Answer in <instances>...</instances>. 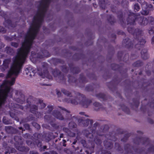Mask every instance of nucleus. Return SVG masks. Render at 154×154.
<instances>
[{
	"label": "nucleus",
	"instance_id": "nucleus-48",
	"mask_svg": "<svg viewBox=\"0 0 154 154\" xmlns=\"http://www.w3.org/2000/svg\"><path fill=\"white\" fill-rule=\"evenodd\" d=\"M3 76H4V75L3 74H2V73L0 74V77H3Z\"/></svg>",
	"mask_w": 154,
	"mask_h": 154
},
{
	"label": "nucleus",
	"instance_id": "nucleus-32",
	"mask_svg": "<svg viewBox=\"0 0 154 154\" xmlns=\"http://www.w3.org/2000/svg\"><path fill=\"white\" fill-rule=\"evenodd\" d=\"M32 72H30V74L29 75L31 77L33 76H34L35 75V71H32Z\"/></svg>",
	"mask_w": 154,
	"mask_h": 154
},
{
	"label": "nucleus",
	"instance_id": "nucleus-49",
	"mask_svg": "<svg viewBox=\"0 0 154 154\" xmlns=\"http://www.w3.org/2000/svg\"><path fill=\"white\" fill-rule=\"evenodd\" d=\"M154 41V36L152 38V43Z\"/></svg>",
	"mask_w": 154,
	"mask_h": 154
},
{
	"label": "nucleus",
	"instance_id": "nucleus-43",
	"mask_svg": "<svg viewBox=\"0 0 154 154\" xmlns=\"http://www.w3.org/2000/svg\"><path fill=\"white\" fill-rule=\"evenodd\" d=\"M4 57L5 55H4L0 53V58H2Z\"/></svg>",
	"mask_w": 154,
	"mask_h": 154
},
{
	"label": "nucleus",
	"instance_id": "nucleus-64",
	"mask_svg": "<svg viewBox=\"0 0 154 154\" xmlns=\"http://www.w3.org/2000/svg\"><path fill=\"white\" fill-rule=\"evenodd\" d=\"M112 21V22H113V21Z\"/></svg>",
	"mask_w": 154,
	"mask_h": 154
},
{
	"label": "nucleus",
	"instance_id": "nucleus-30",
	"mask_svg": "<svg viewBox=\"0 0 154 154\" xmlns=\"http://www.w3.org/2000/svg\"><path fill=\"white\" fill-rule=\"evenodd\" d=\"M16 148L20 151H23L24 150V148L22 146H17L16 147Z\"/></svg>",
	"mask_w": 154,
	"mask_h": 154
},
{
	"label": "nucleus",
	"instance_id": "nucleus-27",
	"mask_svg": "<svg viewBox=\"0 0 154 154\" xmlns=\"http://www.w3.org/2000/svg\"><path fill=\"white\" fill-rule=\"evenodd\" d=\"M97 97L98 98H100L104 99L105 95L103 94H99L97 95Z\"/></svg>",
	"mask_w": 154,
	"mask_h": 154
},
{
	"label": "nucleus",
	"instance_id": "nucleus-57",
	"mask_svg": "<svg viewBox=\"0 0 154 154\" xmlns=\"http://www.w3.org/2000/svg\"><path fill=\"white\" fill-rule=\"evenodd\" d=\"M50 154L48 152H45L44 154Z\"/></svg>",
	"mask_w": 154,
	"mask_h": 154
},
{
	"label": "nucleus",
	"instance_id": "nucleus-52",
	"mask_svg": "<svg viewBox=\"0 0 154 154\" xmlns=\"http://www.w3.org/2000/svg\"><path fill=\"white\" fill-rule=\"evenodd\" d=\"M126 39H125L124 40H123L124 42L125 43H126V42H125V41H126Z\"/></svg>",
	"mask_w": 154,
	"mask_h": 154
},
{
	"label": "nucleus",
	"instance_id": "nucleus-50",
	"mask_svg": "<svg viewBox=\"0 0 154 154\" xmlns=\"http://www.w3.org/2000/svg\"><path fill=\"white\" fill-rule=\"evenodd\" d=\"M73 79V77H71L69 79V82H70V80L72 79Z\"/></svg>",
	"mask_w": 154,
	"mask_h": 154
},
{
	"label": "nucleus",
	"instance_id": "nucleus-38",
	"mask_svg": "<svg viewBox=\"0 0 154 154\" xmlns=\"http://www.w3.org/2000/svg\"><path fill=\"white\" fill-rule=\"evenodd\" d=\"M30 154H38V153L36 152L31 151L30 152Z\"/></svg>",
	"mask_w": 154,
	"mask_h": 154
},
{
	"label": "nucleus",
	"instance_id": "nucleus-22",
	"mask_svg": "<svg viewBox=\"0 0 154 154\" xmlns=\"http://www.w3.org/2000/svg\"><path fill=\"white\" fill-rule=\"evenodd\" d=\"M142 63H141L139 61H137L135 62L133 64V65L135 67H138L141 66Z\"/></svg>",
	"mask_w": 154,
	"mask_h": 154
},
{
	"label": "nucleus",
	"instance_id": "nucleus-37",
	"mask_svg": "<svg viewBox=\"0 0 154 154\" xmlns=\"http://www.w3.org/2000/svg\"><path fill=\"white\" fill-rule=\"evenodd\" d=\"M63 130H64L68 134V133H69V130L67 129V128H64L63 129Z\"/></svg>",
	"mask_w": 154,
	"mask_h": 154
},
{
	"label": "nucleus",
	"instance_id": "nucleus-12",
	"mask_svg": "<svg viewBox=\"0 0 154 154\" xmlns=\"http://www.w3.org/2000/svg\"><path fill=\"white\" fill-rule=\"evenodd\" d=\"M94 109L98 111L102 109V106L98 103L95 102L93 103Z\"/></svg>",
	"mask_w": 154,
	"mask_h": 154
},
{
	"label": "nucleus",
	"instance_id": "nucleus-8",
	"mask_svg": "<svg viewBox=\"0 0 154 154\" xmlns=\"http://www.w3.org/2000/svg\"><path fill=\"white\" fill-rule=\"evenodd\" d=\"M90 131H89V130L88 129H86L84 130L83 131V132L84 134L85 135V136L87 137L88 138H91L93 137V135L92 134V133L91 131L92 130H91V128H88V129H90Z\"/></svg>",
	"mask_w": 154,
	"mask_h": 154
},
{
	"label": "nucleus",
	"instance_id": "nucleus-63",
	"mask_svg": "<svg viewBox=\"0 0 154 154\" xmlns=\"http://www.w3.org/2000/svg\"><path fill=\"white\" fill-rule=\"evenodd\" d=\"M111 17V18H112V17Z\"/></svg>",
	"mask_w": 154,
	"mask_h": 154
},
{
	"label": "nucleus",
	"instance_id": "nucleus-45",
	"mask_svg": "<svg viewBox=\"0 0 154 154\" xmlns=\"http://www.w3.org/2000/svg\"><path fill=\"white\" fill-rule=\"evenodd\" d=\"M131 1H135V0H129ZM137 1L139 2L140 3V1H141V0H137Z\"/></svg>",
	"mask_w": 154,
	"mask_h": 154
},
{
	"label": "nucleus",
	"instance_id": "nucleus-23",
	"mask_svg": "<svg viewBox=\"0 0 154 154\" xmlns=\"http://www.w3.org/2000/svg\"><path fill=\"white\" fill-rule=\"evenodd\" d=\"M131 17V16H130L129 18L127 20L128 23H130V24H134L135 21L134 20V19H133L132 20L131 19V20H129V18Z\"/></svg>",
	"mask_w": 154,
	"mask_h": 154
},
{
	"label": "nucleus",
	"instance_id": "nucleus-42",
	"mask_svg": "<svg viewBox=\"0 0 154 154\" xmlns=\"http://www.w3.org/2000/svg\"><path fill=\"white\" fill-rule=\"evenodd\" d=\"M44 118L45 119H46L48 120H49V116H48L46 115L45 117Z\"/></svg>",
	"mask_w": 154,
	"mask_h": 154
},
{
	"label": "nucleus",
	"instance_id": "nucleus-51",
	"mask_svg": "<svg viewBox=\"0 0 154 154\" xmlns=\"http://www.w3.org/2000/svg\"><path fill=\"white\" fill-rule=\"evenodd\" d=\"M46 147H46V146H44L43 148H44V149H46Z\"/></svg>",
	"mask_w": 154,
	"mask_h": 154
},
{
	"label": "nucleus",
	"instance_id": "nucleus-53",
	"mask_svg": "<svg viewBox=\"0 0 154 154\" xmlns=\"http://www.w3.org/2000/svg\"><path fill=\"white\" fill-rule=\"evenodd\" d=\"M63 143H65V142H66V141L65 140H63Z\"/></svg>",
	"mask_w": 154,
	"mask_h": 154
},
{
	"label": "nucleus",
	"instance_id": "nucleus-5",
	"mask_svg": "<svg viewBox=\"0 0 154 154\" xmlns=\"http://www.w3.org/2000/svg\"><path fill=\"white\" fill-rule=\"evenodd\" d=\"M72 115L70 114H67L66 115V119L67 120H70L72 119ZM72 120V121L70 122L69 124V128L72 129L73 128H76L77 126V125Z\"/></svg>",
	"mask_w": 154,
	"mask_h": 154
},
{
	"label": "nucleus",
	"instance_id": "nucleus-61",
	"mask_svg": "<svg viewBox=\"0 0 154 154\" xmlns=\"http://www.w3.org/2000/svg\"><path fill=\"white\" fill-rule=\"evenodd\" d=\"M150 18H152V19L153 20H154V18H153L152 17H151Z\"/></svg>",
	"mask_w": 154,
	"mask_h": 154
},
{
	"label": "nucleus",
	"instance_id": "nucleus-10",
	"mask_svg": "<svg viewBox=\"0 0 154 154\" xmlns=\"http://www.w3.org/2000/svg\"><path fill=\"white\" fill-rule=\"evenodd\" d=\"M11 61L10 59H8L5 60L3 62V66L4 67L3 71L5 70V69L7 68L8 67V65Z\"/></svg>",
	"mask_w": 154,
	"mask_h": 154
},
{
	"label": "nucleus",
	"instance_id": "nucleus-60",
	"mask_svg": "<svg viewBox=\"0 0 154 154\" xmlns=\"http://www.w3.org/2000/svg\"><path fill=\"white\" fill-rule=\"evenodd\" d=\"M109 21L110 22H111V19H109Z\"/></svg>",
	"mask_w": 154,
	"mask_h": 154
},
{
	"label": "nucleus",
	"instance_id": "nucleus-47",
	"mask_svg": "<svg viewBox=\"0 0 154 154\" xmlns=\"http://www.w3.org/2000/svg\"><path fill=\"white\" fill-rule=\"evenodd\" d=\"M11 128H12L11 127H8L6 128V129L7 130L8 129H11Z\"/></svg>",
	"mask_w": 154,
	"mask_h": 154
},
{
	"label": "nucleus",
	"instance_id": "nucleus-58",
	"mask_svg": "<svg viewBox=\"0 0 154 154\" xmlns=\"http://www.w3.org/2000/svg\"><path fill=\"white\" fill-rule=\"evenodd\" d=\"M66 144H63V146H66Z\"/></svg>",
	"mask_w": 154,
	"mask_h": 154
},
{
	"label": "nucleus",
	"instance_id": "nucleus-39",
	"mask_svg": "<svg viewBox=\"0 0 154 154\" xmlns=\"http://www.w3.org/2000/svg\"><path fill=\"white\" fill-rule=\"evenodd\" d=\"M26 129H28L29 128V125L28 124H26L24 125Z\"/></svg>",
	"mask_w": 154,
	"mask_h": 154
},
{
	"label": "nucleus",
	"instance_id": "nucleus-14",
	"mask_svg": "<svg viewBox=\"0 0 154 154\" xmlns=\"http://www.w3.org/2000/svg\"><path fill=\"white\" fill-rule=\"evenodd\" d=\"M38 105L40 109H43L46 106L45 104L42 101L40 100H38Z\"/></svg>",
	"mask_w": 154,
	"mask_h": 154
},
{
	"label": "nucleus",
	"instance_id": "nucleus-41",
	"mask_svg": "<svg viewBox=\"0 0 154 154\" xmlns=\"http://www.w3.org/2000/svg\"><path fill=\"white\" fill-rule=\"evenodd\" d=\"M61 94V93L60 92L58 91L57 92V95L58 97H60V96Z\"/></svg>",
	"mask_w": 154,
	"mask_h": 154
},
{
	"label": "nucleus",
	"instance_id": "nucleus-56",
	"mask_svg": "<svg viewBox=\"0 0 154 154\" xmlns=\"http://www.w3.org/2000/svg\"><path fill=\"white\" fill-rule=\"evenodd\" d=\"M19 128L20 129H22V127H20Z\"/></svg>",
	"mask_w": 154,
	"mask_h": 154
},
{
	"label": "nucleus",
	"instance_id": "nucleus-40",
	"mask_svg": "<svg viewBox=\"0 0 154 154\" xmlns=\"http://www.w3.org/2000/svg\"><path fill=\"white\" fill-rule=\"evenodd\" d=\"M60 108H61L62 110H64L66 111L68 113H70V112L69 111L67 110H66L65 109L63 108H62L61 107H60Z\"/></svg>",
	"mask_w": 154,
	"mask_h": 154
},
{
	"label": "nucleus",
	"instance_id": "nucleus-35",
	"mask_svg": "<svg viewBox=\"0 0 154 154\" xmlns=\"http://www.w3.org/2000/svg\"><path fill=\"white\" fill-rule=\"evenodd\" d=\"M69 136L71 137H74L75 136V134L73 133H70L69 132L68 134Z\"/></svg>",
	"mask_w": 154,
	"mask_h": 154
},
{
	"label": "nucleus",
	"instance_id": "nucleus-13",
	"mask_svg": "<svg viewBox=\"0 0 154 154\" xmlns=\"http://www.w3.org/2000/svg\"><path fill=\"white\" fill-rule=\"evenodd\" d=\"M21 98L20 99L17 97V95L16 96V100L18 103H22L24 101V96L23 94L20 95Z\"/></svg>",
	"mask_w": 154,
	"mask_h": 154
},
{
	"label": "nucleus",
	"instance_id": "nucleus-31",
	"mask_svg": "<svg viewBox=\"0 0 154 154\" xmlns=\"http://www.w3.org/2000/svg\"><path fill=\"white\" fill-rule=\"evenodd\" d=\"M11 45L17 48L18 46V45L16 42H12L11 43Z\"/></svg>",
	"mask_w": 154,
	"mask_h": 154
},
{
	"label": "nucleus",
	"instance_id": "nucleus-24",
	"mask_svg": "<svg viewBox=\"0 0 154 154\" xmlns=\"http://www.w3.org/2000/svg\"><path fill=\"white\" fill-rule=\"evenodd\" d=\"M149 11L145 10H143L141 12L142 14L144 15H147L149 14Z\"/></svg>",
	"mask_w": 154,
	"mask_h": 154
},
{
	"label": "nucleus",
	"instance_id": "nucleus-16",
	"mask_svg": "<svg viewBox=\"0 0 154 154\" xmlns=\"http://www.w3.org/2000/svg\"><path fill=\"white\" fill-rule=\"evenodd\" d=\"M99 125L98 123L97 122H96L92 126V127L90 128L91 130H92V132L93 133L95 131V129L96 128V127L97 126Z\"/></svg>",
	"mask_w": 154,
	"mask_h": 154
},
{
	"label": "nucleus",
	"instance_id": "nucleus-36",
	"mask_svg": "<svg viewBox=\"0 0 154 154\" xmlns=\"http://www.w3.org/2000/svg\"><path fill=\"white\" fill-rule=\"evenodd\" d=\"M15 107L17 108H19L21 109H23V106H21L17 104L16 105Z\"/></svg>",
	"mask_w": 154,
	"mask_h": 154
},
{
	"label": "nucleus",
	"instance_id": "nucleus-59",
	"mask_svg": "<svg viewBox=\"0 0 154 154\" xmlns=\"http://www.w3.org/2000/svg\"><path fill=\"white\" fill-rule=\"evenodd\" d=\"M11 26H12V27H15V26H14V25H11Z\"/></svg>",
	"mask_w": 154,
	"mask_h": 154
},
{
	"label": "nucleus",
	"instance_id": "nucleus-29",
	"mask_svg": "<svg viewBox=\"0 0 154 154\" xmlns=\"http://www.w3.org/2000/svg\"><path fill=\"white\" fill-rule=\"evenodd\" d=\"M94 141L96 142V143L97 144H100L101 143V140L97 138H96Z\"/></svg>",
	"mask_w": 154,
	"mask_h": 154
},
{
	"label": "nucleus",
	"instance_id": "nucleus-1",
	"mask_svg": "<svg viewBox=\"0 0 154 154\" xmlns=\"http://www.w3.org/2000/svg\"><path fill=\"white\" fill-rule=\"evenodd\" d=\"M62 93L69 97L64 99V101L71 103L74 105L78 104L82 106L84 108H87L91 103L92 101L91 100H87L86 97L82 94H79L75 97L71 98L72 95L71 93L69 91L65 89L62 90Z\"/></svg>",
	"mask_w": 154,
	"mask_h": 154
},
{
	"label": "nucleus",
	"instance_id": "nucleus-46",
	"mask_svg": "<svg viewBox=\"0 0 154 154\" xmlns=\"http://www.w3.org/2000/svg\"><path fill=\"white\" fill-rule=\"evenodd\" d=\"M79 113L80 114L82 115H84V113L83 112H79Z\"/></svg>",
	"mask_w": 154,
	"mask_h": 154
},
{
	"label": "nucleus",
	"instance_id": "nucleus-54",
	"mask_svg": "<svg viewBox=\"0 0 154 154\" xmlns=\"http://www.w3.org/2000/svg\"><path fill=\"white\" fill-rule=\"evenodd\" d=\"M76 143V141H74L73 143V144H75Z\"/></svg>",
	"mask_w": 154,
	"mask_h": 154
},
{
	"label": "nucleus",
	"instance_id": "nucleus-6",
	"mask_svg": "<svg viewBox=\"0 0 154 154\" xmlns=\"http://www.w3.org/2000/svg\"><path fill=\"white\" fill-rule=\"evenodd\" d=\"M137 20L140 24L141 25H147L148 22L147 19L143 17H140L138 18Z\"/></svg>",
	"mask_w": 154,
	"mask_h": 154
},
{
	"label": "nucleus",
	"instance_id": "nucleus-55",
	"mask_svg": "<svg viewBox=\"0 0 154 154\" xmlns=\"http://www.w3.org/2000/svg\"><path fill=\"white\" fill-rule=\"evenodd\" d=\"M63 135L61 134V135H60V138H61V137H63Z\"/></svg>",
	"mask_w": 154,
	"mask_h": 154
},
{
	"label": "nucleus",
	"instance_id": "nucleus-3",
	"mask_svg": "<svg viewBox=\"0 0 154 154\" xmlns=\"http://www.w3.org/2000/svg\"><path fill=\"white\" fill-rule=\"evenodd\" d=\"M73 121H77L79 125H82L86 127L89 125V123L90 125H92L93 121L92 120H90L88 119H85L83 117L79 118L77 116H73L72 117Z\"/></svg>",
	"mask_w": 154,
	"mask_h": 154
},
{
	"label": "nucleus",
	"instance_id": "nucleus-2",
	"mask_svg": "<svg viewBox=\"0 0 154 154\" xmlns=\"http://www.w3.org/2000/svg\"><path fill=\"white\" fill-rule=\"evenodd\" d=\"M48 68V65L46 63H42L41 67L38 68V74L42 77H45L49 79H51L52 77L48 74L47 71Z\"/></svg>",
	"mask_w": 154,
	"mask_h": 154
},
{
	"label": "nucleus",
	"instance_id": "nucleus-9",
	"mask_svg": "<svg viewBox=\"0 0 154 154\" xmlns=\"http://www.w3.org/2000/svg\"><path fill=\"white\" fill-rule=\"evenodd\" d=\"M42 54H37V57L39 58H43L45 57H49L50 55L49 54V53L47 51L45 50L44 51H42Z\"/></svg>",
	"mask_w": 154,
	"mask_h": 154
},
{
	"label": "nucleus",
	"instance_id": "nucleus-11",
	"mask_svg": "<svg viewBox=\"0 0 154 154\" xmlns=\"http://www.w3.org/2000/svg\"><path fill=\"white\" fill-rule=\"evenodd\" d=\"M142 57L143 59H146L148 58V55L147 53V51L145 49H143L141 52Z\"/></svg>",
	"mask_w": 154,
	"mask_h": 154
},
{
	"label": "nucleus",
	"instance_id": "nucleus-28",
	"mask_svg": "<svg viewBox=\"0 0 154 154\" xmlns=\"http://www.w3.org/2000/svg\"><path fill=\"white\" fill-rule=\"evenodd\" d=\"M122 109L123 111H125V112H127L128 110V109L127 108V107L125 106V105H123L122 106Z\"/></svg>",
	"mask_w": 154,
	"mask_h": 154
},
{
	"label": "nucleus",
	"instance_id": "nucleus-20",
	"mask_svg": "<svg viewBox=\"0 0 154 154\" xmlns=\"http://www.w3.org/2000/svg\"><path fill=\"white\" fill-rule=\"evenodd\" d=\"M134 8L135 12H137L139 11L140 9V7L137 4H136L134 5Z\"/></svg>",
	"mask_w": 154,
	"mask_h": 154
},
{
	"label": "nucleus",
	"instance_id": "nucleus-33",
	"mask_svg": "<svg viewBox=\"0 0 154 154\" xmlns=\"http://www.w3.org/2000/svg\"><path fill=\"white\" fill-rule=\"evenodd\" d=\"M33 125L35 128H37L38 129L40 128L39 125L36 123H33Z\"/></svg>",
	"mask_w": 154,
	"mask_h": 154
},
{
	"label": "nucleus",
	"instance_id": "nucleus-17",
	"mask_svg": "<svg viewBox=\"0 0 154 154\" xmlns=\"http://www.w3.org/2000/svg\"><path fill=\"white\" fill-rule=\"evenodd\" d=\"M30 110L32 112L33 111H35L38 109V107L35 105H32L30 106Z\"/></svg>",
	"mask_w": 154,
	"mask_h": 154
},
{
	"label": "nucleus",
	"instance_id": "nucleus-18",
	"mask_svg": "<svg viewBox=\"0 0 154 154\" xmlns=\"http://www.w3.org/2000/svg\"><path fill=\"white\" fill-rule=\"evenodd\" d=\"M53 109V107L52 106H48L47 108H46V112L47 113H50Z\"/></svg>",
	"mask_w": 154,
	"mask_h": 154
},
{
	"label": "nucleus",
	"instance_id": "nucleus-26",
	"mask_svg": "<svg viewBox=\"0 0 154 154\" xmlns=\"http://www.w3.org/2000/svg\"><path fill=\"white\" fill-rule=\"evenodd\" d=\"M149 33L150 35H152L154 33V27H152L149 30Z\"/></svg>",
	"mask_w": 154,
	"mask_h": 154
},
{
	"label": "nucleus",
	"instance_id": "nucleus-34",
	"mask_svg": "<svg viewBox=\"0 0 154 154\" xmlns=\"http://www.w3.org/2000/svg\"><path fill=\"white\" fill-rule=\"evenodd\" d=\"M143 4L142 5V8H146L147 7L146 4L145 2H143Z\"/></svg>",
	"mask_w": 154,
	"mask_h": 154
},
{
	"label": "nucleus",
	"instance_id": "nucleus-21",
	"mask_svg": "<svg viewBox=\"0 0 154 154\" xmlns=\"http://www.w3.org/2000/svg\"><path fill=\"white\" fill-rule=\"evenodd\" d=\"M146 42L144 39H140L139 42V43H138V44H137L136 46V47H137L138 45H143Z\"/></svg>",
	"mask_w": 154,
	"mask_h": 154
},
{
	"label": "nucleus",
	"instance_id": "nucleus-19",
	"mask_svg": "<svg viewBox=\"0 0 154 154\" xmlns=\"http://www.w3.org/2000/svg\"><path fill=\"white\" fill-rule=\"evenodd\" d=\"M60 71L57 69H55L53 72V74L54 76H57L60 74Z\"/></svg>",
	"mask_w": 154,
	"mask_h": 154
},
{
	"label": "nucleus",
	"instance_id": "nucleus-7",
	"mask_svg": "<svg viewBox=\"0 0 154 154\" xmlns=\"http://www.w3.org/2000/svg\"><path fill=\"white\" fill-rule=\"evenodd\" d=\"M53 115L57 119L61 120H63L64 118L61 113L57 110H54L53 112Z\"/></svg>",
	"mask_w": 154,
	"mask_h": 154
},
{
	"label": "nucleus",
	"instance_id": "nucleus-44",
	"mask_svg": "<svg viewBox=\"0 0 154 154\" xmlns=\"http://www.w3.org/2000/svg\"><path fill=\"white\" fill-rule=\"evenodd\" d=\"M38 113V118H39L40 117H41L42 116V114H41L40 113Z\"/></svg>",
	"mask_w": 154,
	"mask_h": 154
},
{
	"label": "nucleus",
	"instance_id": "nucleus-25",
	"mask_svg": "<svg viewBox=\"0 0 154 154\" xmlns=\"http://www.w3.org/2000/svg\"><path fill=\"white\" fill-rule=\"evenodd\" d=\"M6 32V30L3 27L0 26V32L2 33H4Z\"/></svg>",
	"mask_w": 154,
	"mask_h": 154
},
{
	"label": "nucleus",
	"instance_id": "nucleus-15",
	"mask_svg": "<svg viewBox=\"0 0 154 154\" xmlns=\"http://www.w3.org/2000/svg\"><path fill=\"white\" fill-rule=\"evenodd\" d=\"M6 51L7 54H11L14 52V51L10 47H7L6 48Z\"/></svg>",
	"mask_w": 154,
	"mask_h": 154
},
{
	"label": "nucleus",
	"instance_id": "nucleus-62",
	"mask_svg": "<svg viewBox=\"0 0 154 154\" xmlns=\"http://www.w3.org/2000/svg\"><path fill=\"white\" fill-rule=\"evenodd\" d=\"M147 139L146 138H145V139Z\"/></svg>",
	"mask_w": 154,
	"mask_h": 154
},
{
	"label": "nucleus",
	"instance_id": "nucleus-4",
	"mask_svg": "<svg viewBox=\"0 0 154 154\" xmlns=\"http://www.w3.org/2000/svg\"><path fill=\"white\" fill-rule=\"evenodd\" d=\"M52 0H41L37 3L38 11H46L50 2Z\"/></svg>",
	"mask_w": 154,
	"mask_h": 154
}]
</instances>
